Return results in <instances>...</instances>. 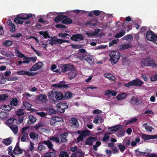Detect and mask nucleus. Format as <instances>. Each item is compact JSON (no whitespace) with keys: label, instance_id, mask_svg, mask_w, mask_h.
<instances>
[{"label":"nucleus","instance_id":"nucleus-1","mask_svg":"<svg viewBox=\"0 0 157 157\" xmlns=\"http://www.w3.org/2000/svg\"><path fill=\"white\" fill-rule=\"evenodd\" d=\"M24 117H21L18 120L14 118H10L6 121V124L9 128H18L17 125L23 122Z\"/></svg>","mask_w":157,"mask_h":157},{"label":"nucleus","instance_id":"nucleus-2","mask_svg":"<svg viewBox=\"0 0 157 157\" xmlns=\"http://www.w3.org/2000/svg\"><path fill=\"white\" fill-rule=\"evenodd\" d=\"M48 96L49 98L53 101L55 100L57 101L62 99H65L64 98V94L58 91L52 90L51 93H49Z\"/></svg>","mask_w":157,"mask_h":157},{"label":"nucleus","instance_id":"nucleus-3","mask_svg":"<svg viewBox=\"0 0 157 157\" xmlns=\"http://www.w3.org/2000/svg\"><path fill=\"white\" fill-rule=\"evenodd\" d=\"M110 60L113 64H115L118 61L120 57V54L116 51H112L109 54Z\"/></svg>","mask_w":157,"mask_h":157},{"label":"nucleus","instance_id":"nucleus-4","mask_svg":"<svg viewBox=\"0 0 157 157\" xmlns=\"http://www.w3.org/2000/svg\"><path fill=\"white\" fill-rule=\"evenodd\" d=\"M141 63L144 66L151 67H157V65L155 60L151 59L150 57H147L141 60Z\"/></svg>","mask_w":157,"mask_h":157},{"label":"nucleus","instance_id":"nucleus-5","mask_svg":"<svg viewBox=\"0 0 157 157\" xmlns=\"http://www.w3.org/2000/svg\"><path fill=\"white\" fill-rule=\"evenodd\" d=\"M143 82L138 79L132 80L129 82L124 84L125 87L129 88L130 86H141L143 84Z\"/></svg>","mask_w":157,"mask_h":157},{"label":"nucleus","instance_id":"nucleus-6","mask_svg":"<svg viewBox=\"0 0 157 157\" xmlns=\"http://www.w3.org/2000/svg\"><path fill=\"white\" fill-rule=\"evenodd\" d=\"M60 69L62 72L65 73L73 69L74 66L70 64H63L61 65Z\"/></svg>","mask_w":157,"mask_h":157},{"label":"nucleus","instance_id":"nucleus-7","mask_svg":"<svg viewBox=\"0 0 157 157\" xmlns=\"http://www.w3.org/2000/svg\"><path fill=\"white\" fill-rule=\"evenodd\" d=\"M58 109L57 111L61 113H64L65 111V109L68 108V105L67 103H60L58 105H57Z\"/></svg>","mask_w":157,"mask_h":157},{"label":"nucleus","instance_id":"nucleus-8","mask_svg":"<svg viewBox=\"0 0 157 157\" xmlns=\"http://www.w3.org/2000/svg\"><path fill=\"white\" fill-rule=\"evenodd\" d=\"M80 47L79 46V59H84L85 57H86V56L88 55L89 53L85 49L80 48Z\"/></svg>","mask_w":157,"mask_h":157},{"label":"nucleus","instance_id":"nucleus-9","mask_svg":"<svg viewBox=\"0 0 157 157\" xmlns=\"http://www.w3.org/2000/svg\"><path fill=\"white\" fill-rule=\"evenodd\" d=\"M90 132L88 130L80 132L79 131V141L84 140L83 138L90 135Z\"/></svg>","mask_w":157,"mask_h":157},{"label":"nucleus","instance_id":"nucleus-10","mask_svg":"<svg viewBox=\"0 0 157 157\" xmlns=\"http://www.w3.org/2000/svg\"><path fill=\"white\" fill-rule=\"evenodd\" d=\"M65 82H61L58 84H54L52 85L53 87L67 89L69 88L67 84H65Z\"/></svg>","mask_w":157,"mask_h":157},{"label":"nucleus","instance_id":"nucleus-11","mask_svg":"<svg viewBox=\"0 0 157 157\" xmlns=\"http://www.w3.org/2000/svg\"><path fill=\"white\" fill-rule=\"evenodd\" d=\"M37 73L31 72L29 71H18L17 72V74L18 75H26L29 76H34L37 74Z\"/></svg>","mask_w":157,"mask_h":157},{"label":"nucleus","instance_id":"nucleus-12","mask_svg":"<svg viewBox=\"0 0 157 157\" xmlns=\"http://www.w3.org/2000/svg\"><path fill=\"white\" fill-rule=\"evenodd\" d=\"M43 63L41 62H40L36 63L30 69L29 71H37L41 67Z\"/></svg>","mask_w":157,"mask_h":157},{"label":"nucleus","instance_id":"nucleus-13","mask_svg":"<svg viewBox=\"0 0 157 157\" xmlns=\"http://www.w3.org/2000/svg\"><path fill=\"white\" fill-rule=\"evenodd\" d=\"M82 60H86L90 65H92L94 64V59L92 56L88 54L86 55V57H85L84 59H81Z\"/></svg>","mask_w":157,"mask_h":157},{"label":"nucleus","instance_id":"nucleus-14","mask_svg":"<svg viewBox=\"0 0 157 157\" xmlns=\"http://www.w3.org/2000/svg\"><path fill=\"white\" fill-rule=\"evenodd\" d=\"M85 25L86 26L90 27L96 26L97 25V21L95 19H92L86 21Z\"/></svg>","mask_w":157,"mask_h":157},{"label":"nucleus","instance_id":"nucleus-15","mask_svg":"<svg viewBox=\"0 0 157 157\" xmlns=\"http://www.w3.org/2000/svg\"><path fill=\"white\" fill-rule=\"evenodd\" d=\"M7 24L10 27V30L12 33H13L16 31V26L10 20H9L7 22Z\"/></svg>","mask_w":157,"mask_h":157},{"label":"nucleus","instance_id":"nucleus-16","mask_svg":"<svg viewBox=\"0 0 157 157\" xmlns=\"http://www.w3.org/2000/svg\"><path fill=\"white\" fill-rule=\"evenodd\" d=\"M32 16V15L31 14H22L17 15V18L21 20H26Z\"/></svg>","mask_w":157,"mask_h":157},{"label":"nucleus","instance_id":"nucleus-17","mask_svg":"<svg viewBox=\"0 0 157 157\" xmlns=\"http://www.w3.org/2000/svg\"><path fill=\"white\" fill-rule=\"evenodd\" d=\"M96 140V138L93 137L91 136L89 137L86 140V143L85 144H88L90 145H92L93 143L95 142Z\"/></svg>","mask_w":157,"mask_h":157},{"label":"nucleus","instance_id":"nucleus-18","mask_svg":"<svg viewBox=\"0 0 157 157\" xmlns=\"http://www.w3.org/2000/svg\"><path fill=\"white\" fill-rule=\"evenodd\" d=\"M13 152L16 155H18L22 153L23 150L19 147V143H17V144L13 150Z\"/></svg>","mask_w":157,"mask_h":157},{"label":"nucleus","instance_id":"nucleus-19","mask_svg":"<svg viewBox=\"0 0 157 157\" xmlns=\"http://www.w3.org/2000/svg\"><path fill=\"white\" fill-rule=\"evenodd\" d=\"M70 71V72L68 73V78L70 79L71 80L75 78L77 75V74L74 68L73 69Z\"/></svg>","mask_w":157,"mask_h":157},{"label":"nucleus","instance_id":"nucleus-20","mask_svg":"<svg viewBox=\"0 0 157 157\" xmlns=\"http://www.w3.org/2000/svg\"><path fill=\"white\" fill-rule=\"evenodd\" d=\"M138 119L136 117L132 118L129 120H126L124 121L123 123L124 125H127L130 124H132L134 122H136Z\"/></svg>","mask_w":157,"mask_h":157},{"label":"nucleus","instance_id":"nucleus-21","mask_svg":"<svg viewBox=\"0 0 157 157\" xmlns=\"http://www.w3.org/2000/svg\"><path fill=\"white\" fill-rule=\"evenodd\" d=\"M27 128H22V133L23 135L21 138V140L22 142L25 141L26 140V138L28 137V135L27 130Z\"/></svg>","mask_w":157,"mask_h":157},{"label":"nucleus","instance_id":"nucleus-22","mask_svg":"<svg viewBox=\"0 0 157 157\" xmlns=\"http://www.w3.org/2000/svg\"><path fill=\"white\" fill-rule=\"evenodd\" d=\"M130 102L133 105H140L142 103L141 101L139 100L138 98H135L134 96H133L130 100Z\"/></svg>","mask_w":157,"mask_h":157},{"label":"nucleus","instance_id":"nucleus-23","mask_svg":"<svg viewBox=\"0 0 157 157\" xmlns=\"http://www.w3.org/2000/svg\"><path fill=\"white\" fill-rule=\"evenodd\" d=\"M102 117L101 115L96 116L93 122L94 123L98 124H99L102 123Z\"/></svg>","mask_w":157,"mask_h":157},{"label":"nucleus","instance_id":"nucleus-24","mask_svg":"<svg viewBox=\"0 0 157 157\" xmlns=\"http://www.w3.org/2000/svg\"><path fill=\"white\" fill-rule=\"evenodd\" d=\"M154 35L155 34L152 31H149L147 32L146 34V36L147 39L148 40L151 41V40H152V39L153 38V37Z\"/></svg>","mask_w":157,"mask_h":157},{"label":"nucleus","instance_id":"nucleus-25","mask_svg":"<svg viewBox=\"0 0 157 157\" xmlns=\"http://www.w3.org/2000/svg\"><path fill=\"white\" fill-rule=\"evenodd\" d=\"M67 17V16L65 15L60 14L58 15L55 18L54 21L56 23H58Z\"/></svg>","mask_w":157,"mask_h":157},{"label":"nucleus","instance_id":"nucleus-26","mask_svg":"<svg viewBox=\"0 0 157 157\" xmlns=\"http://www.w3.org/2000/svg\"><path fill=\"white\" fill-rule=\"evenodd\" d=\"M127 96L126 94L125 93H121L118 94L116 97V99L117 100H122L124 99Z\"/></svg>","mask_w":157,"mask_h":157},{"label":"nucleus","instance_id":"nucleus-27","mask_svg":"<svg viewBox=\"0 0 157 157\" xmlns=\"http://www.w3.org/2000/svg\"><path fill=\"white\" fill-rule=\"evenodd\" d=\"M68 135V133L67 132L64 133L62 134H61L59 137L61 139V141L62 142H66L67 140L66 139V136Z\"/></svg>","mask_w":157,"mask_h":157},{"label":"nucleus","instance_id":"nucleus-28","mask_svg":"<svg viewBox=\"0 0 157 157\" xmlns=\"http://www.w3.org/2000/svg\"><path fill=\"white\" fill-rule=\"evenodd\" d=\"M8 113L4 111L0 113V118L2 120H6L8 117Z\"/></svg>","mask_w":157,"mask_h":157},{"label":"nucleus","instance_id":"nucleus-29","mask_svg":"<svg viewBox=\"0 0 157 157\" xmlns=\"http://www.w3.org/2000/svg\"><path fill=\"white\" fill-rule=\"evenodd\" d=\"M43 143L46 144L48 147L49 149L51 150H52L53 151H54V150L52 148L53 144L49 140H48L46 141H43Z\"/></svg>","mask_w":157,"mask_h":157},{"label":"nucleus","instance_id":"nucleus-30","mask_svg":"<svg viewBox=\"0 0 157 157\" xmlns=\"http://www.w3.org/2000/svg\"><path fill=\"white\" fill-rule=\"evenodd\" d=\"M63 119L61 117L58 116L56 117L51 121L50 124H52L56 122L61 121Z\"/></svg>","mask_w":157,"mask_h":157},{"label":"nucleus","instance_id":"nucleus-31","mask_svg":"<svg viewBox=\"0 0 157 157\" xmlns=\"http://www.w3.org/2000/svg\"><path fill=\"white\" fill-rule=\"evenodd\" d=\"M122 64L124 66H128L131 63L130 60L126 57L122 59Z\"/></svg>","mask_w":157,"mask_h":157},{"label":"nucleus","instance_id":"nucleus-32","mask_svg":"<svg viewBox=\"0 0 157 157\" xmlns=\"http://www.w3.org/2000/svg\"><path fill=\"white\" fill-rule=\"evenodd\" d=\"M36 118L34 117L33 115L29 117V119L28 121V123L29 124H33L36 121Z\"/></svg>","mask_w":157,"mask_h":157},{"label":"nucleus","instance_id":"nucleus-33","mask_svg":"<svg viewBox=\"0 0 157 157\" xmlns=\"http://www.w3.org/2000/svg\"><path fill=\"white\" fill-rule=\"evenodd\" d=\"M70 122L71 124V126L72 127L74 126L76 128L77 125L76 123L78 122V120L76 118L72 117L71 119Z\"/></svg>","mask_w":157,"mask_h":157},{"label":"nucleus","instance_id":"nucleus-34","mask_svg":"<svg viewBox=\"0 0 157 157\" xmlns=\"http://www.w3.org/2000/svg\"><path fill=\"white\" fill-rule=\"evenodd\" d=\"M142 137L144 139V140L149 139H153L157 138V135L155 136H150L148 135H144L142 136Z\"/></svg>","mask_w":157,"mask_h":157},{"label":"nucleus","instance_id":"nucleus-35","mask_svg":"<svg viewBox=\"0 0 157 157\" xmlns=\"http://www.w3.org/2000/svg\"><path fill=\"white\" fill-rule=\"evenodd\" d=\"M39 33L40 35H42L45 39L47 38H50V37L49 36L48 32L47 31L44 32H43V31H40Z\"/></svg>","mask_w":157,"mask_h":157},{"label":"nucleus","instance_id":"nucleus-36","mask_svg":"<svg viewBox=\"0 0 157 157\" xmlns=\"http://www.w3.org/2000/svg\"><path fill=\"white\" fill-rule=\"evenodd\" d=\"M2 108L5 111H9L11 109H13L10 105H3L1 106Z\"/></svg>","mask_w":157,"mask_h":157},{"label":"nucleus","instance_id":"nucleus-37","mask_svg":"<svg viewBox=\"0 0 157 157\" xmlns=\"http://www.w3.org/2000/svg\"><path fill=\"white\" fill-rule=\"evenodd\" d=\"M10 102L11 107H12L13 106H16L17 105L18 101L17 99L15 98H12Z\"/></svg>","mask_w":157,"mask_h":157},{"label":"nucleus","instance_id":"nucleus-38","mask_svg":"<svg viewBox=\"0 0 157 157\" xmlns=\"http://www.w3.org/2000/svg\"><path fill=\"white\" fill-rule=\"evenodd\" d=\"M15 53L16 56L18 57L22 58L25 57V55L21 53L17 48L15 49Z\"/></svg>","mask_w":157,"mask_h":157},{"label":"nucleus","instance_id":"nucleus-39","mask_svg":"<svg viewBox=\"0 0 157 157\" xmlns=\"http://www.w3.org/2000/svg\"><path fill=\"white\" fill-rule=\"evenodd\" d=\"M131 47V46L130 44H126L122 45L119 46V48L120 49L124 50L130 48Z\"/></svg>","mask_w":157,"mask_h":157},{"label":"nucleus","instance_id":"nucleus-40","mask_svg":"<svg viewBox=\"0 0 157 157\" xmlns=\"http://www.w3.org/2000/svg\"><path fill=\"white\" fill-rule=\"evenodd\" d=\"M104 76L110 80H112L113 81L114 80L115 78V77L113 75L107 73L104 74Z\"/></svg>","mask_w":157,"mask_h":157},{"label":"nucleus","instance_id":"nucleus-41","mask_svg":"<svg viewBox=\"0 0 157 157\" xmlns=\"http://www.w3.org/2000/svg\"><path fill=\"white\" fill-rule=\"evenodd\" d=\"M22 96L24 100L29 101V100L28 98L31 97L32 95L30 94L29 93L27 92L25 93L24 94H23Z\"/></svg>","mask_w":157,"mask_h":157},{"label":"nucleus","instance_id":"nucleus-42","mask_svg":"<svg viewBox=\"0 0 157 157\" xmlns=\"http://www.w3.org/2000/svg\"><path fill=\"white\" fill-rule=\"evenodd\" d=\"M72 23V21L70 18H67L62 21V23L63 24H69Z\"/></svg>","mask_w":157,"mask_h":157},{"label":"nucleus","instance_id":"nucleus-43","mask_svg":"<svg viewBox=\"0 0 157 157\" xmlns=\"http://www.w3.org/2000/svg\"><path fill=\"white\" fill-rule=\"evenodd\" d=\"M13 44L12 41L10 40H6L3 43V45L4 46H11Z\"/></svg>","mask_w":157,"mask_h":157},{"label":"nucleus","instance_id":"nucleus-44","mask_svg":"<svg viewBox=\"0 0 157 157\" xmlns=\"http://www.w3.org/2000/svg\"><path fill=\"white\" fill-rule=\"evenodd\" d=\"M29 136L30 138L33 140H36L38 138V135L36 133L32 132L30 133Z\"/></svg>","mask_w":157,"mask_h":157},{"label":"nucleus","instance_id":"nucleus-45","mask_svg":"<svg viewBox=\"0 0 157 157\" xmlns=\"http://www.w3.org/2000/svg\"><path fill=\"white\" fill-rule=\"evenodd\" d=\"M125 33L124 30H122L119 33L117 34L115 36L116 38H120L124 36Z\"/></svg>","mask_w":157,"mask_h":157},{"label":"nucleus","instance_id":"nucleus-46","mask_svg":"<svg viewBox=\"0 0 157 157\" xmlns=\"http://www.w3.org/2000/svg\"><path fill=\"white\" fill-rule=\"evenodd\" d=\"M59 157H69V155L64 151H61L59 155Z\"/></svg>","mask_w":157,"mask_h":157},{"label":"nucleus","instance_id":"nucleus-47","mask_svg":"<svg viewBox=\"0 0 157 157\" xmlns=\"http://www.w3.org/2000/svg\"><path fill=\"white\" fill-rule=\"evenodd\" d=\"M56 154L54 152H49L44 155V157H56Z\"/></svg>","mask_w":157,"mask_h":157},{"label":"nucleus","instance_id":"nucleus-48","mask_svg":"<svg viewBox=\"0 0 157 157\" xmlns=\"http://www.w3.org/2000/svg\"><path fill=\"white\" fill-rule=\"evenodd\" d=\"M72 94L71 93L69 92H66L65 94H64V98H65V99H66V98H67L68 99L71 98L72 97Z\"/></svg>","mask_w":157,"mask_h":157},{"label":"nucleus","instance_id":"nucleus-49","mask_svg":"<svg viewBox=\"0 0 157 157\" xmlns=\"http://www.w3.org/2000/svg\"><path fill=\"white\" fill-rule=\"evenodd\" d=\"M58 36L61 38H68L70 36L69 34L66 33H59Z\"/></svg>","mask_w":157,"mask_h":157},{"label":"nucleus","instance_id":"nucleus-50","mask_svg":"<svg viewBox=\"0 0 157 157\" xmlns=\"http://www.w3.org/2000/svg\"><path fill=\"white\" fill-rule=\"evenodd\" d=\"M11 140L10 138H8L5 140H4L3 141V143L5 145H10L11 143Z\"/></svg>","mask_w":157,"mask_h":157},{"label":"nucleus","instance_id":"nucleus-51","mask_svg":"<svg viewBox=\"0 0 157 157\" xmlns=\"http://www.w3.org/2000/svg\"><path fill=\"white\" fill-rule=\"evenodd\" d=\"M8 154L11 155L12 157H15L13 154V151L11 147H8Z\"/></svg>","mask_w":157,"mask_h":157},{"label":"nucleus","instance_id":"nucleus-52","mask_svg":"<svg viewBox=\"0 0 157 157\" xmlns=\"http://www.w3.org/2000/svg\"><path fill=\"white\" fill-rule=\"evenodd\" d=\"M39 98L40 100L45 101L47 100V96L45 94H40L39 97Z\"/></svg>","mask_w":157,"mask_h":157},{"label":"nucleus","instance_id":"nucleus-53","mask_svg":"<svg viewBox=\"0 0 157 157\" xmlns=\"http://www.w3.org/2000/svg\"><path fill=\"white\" fill-rule=\"evenodd\" d=\"M50 140H53L57 143H59L60 142L59 138L55 137H51L50 138Z\"/></svg>","mask_w":157,"mask_h":157},{"label":"nucleus","instance_id":"nucleus-54","mask_svg":"<svg viewBox=\"0 0 157 157\" xmlns=\"http://www.w3.org/2000/svg\"><path fill=\"white\" fill-rule=\"evenodd\" d=\"M78 39V34H76L75 35H73L70 38V39L72 40L76 41L77 40V39Z\"/></svg>","mask_w":157,"mask_h":157},{"label":"nucleus","instance_id":"nucleus-55","mask_svg":"<svg viewBox=\"0 0 157 157\" xmlns=\"http://www.w3.org/2000/svg\"><path fill=\"white\" fill-rule=\"evenodd\" d=\"M101 11L98 10H94L93 11V14L96 16H99L101 14Z\"/></svg>","mask_w":157,"mask_h":157},{"label":"nucleus","instance_id":"nucleus-56","mask_svg":"<svg viewBox=\"0 0 157 157\" xmlns=\"http://www.w3.org/2000/svg\"><path fill=\"white\" fill-rule=\"evenodd\" d=\"M20 19L17 18V17L14 19V22L17 23L19 24H22L23 23V21L20 20Z\"/></svg>","mask_w":157,"mask_h":157},{"label":"nucleus","instance_id":"nucleus-57","mask_svg":"<svg viewBox=\"0 0 157 157\" xmlns=\"http://www.w3.org/2000/svg\"><path fill=\"white\" fill-rule=\"evenodd\" d=\"M44 125V123L42 122H40L39 123L36 124L34 128H40L43 126Z\"/></svg>","mask_w":157,"mask_h":157},{"label":"nucleus","instance_id":"nucleus-58","mask_svg":"<svg viewBox=\"0 0 157 157\" xmlns=\"http://www.w3.org/2000/svg\"><path fill=\"white\" fill-rule=\"evenodd\" d=\"M17 115L19 117H21L20 118L23 116H22V115H23L24 114V113L23 112V111L20 110H19L17 111Z\"/></svg>","mask_w":157,"mask_h":157},{"label":"nucleus","instance_id":"nucleus-59","mask_svg":"<svg viewBox=\"0 0 157 157\" xmlns=\"http://www.w3.org/2000/svg\"><path fill=\"white\" fill-rule=\"evenodd\" d=\"M118 147L120 150L122 152H123L125 149V147L123 145H119Z\"/></svg>","mask_w":157,"mask_h":157},{"label":"nucleus","instance_id":"nucleus-60","mask_svg":"<svg viewBox=\"0 0 157 157\" xmlns=\"http://www.w3.org/2000/svg\"><path fill=\"white\" fill-rule=\"evenodd\" d=\"M132 38V36L130 35H128L124 36L123 39L124 40H128V39H131Z\"/></svg>","mask_w":157,"mask_h":157},{"label":"nucleus","instance_id":"nucleus-61","mask_svg":"<svg viewBox=\"0 0 157 157\" xmlns=\"http://www.w3.org/2000/svg\"><path fill=\"white\" fill-rule=\"evenodd\" d=\"M8 97L6 94L0 95V100L4 101L6 100V98Z\"/></svg>","mask_w":157,"mask_h":157},{"label":"nucleus","instance_id":"nucleus-62","mask_svg":"<svg viewBox=\"0 0 157 157\" xmlns=\"http://www.w3.org/2000/svg\"><path fill=\"white\" fill-rule=\"evenodd\" d=\"M45 147L43 145H40L38 147V150L39 151H41L42 150L44 149L45 148Z\"/></svg>","mask_w":157,"mask_h":157},{"label":"nucleus","instance_id":"nucleus-63","mask_svg":"<svg viewBox=\"0 0 157 157\" xmlns=\"http://www.w3.org/2000/svg\"><path fill=\"white\" fill-rule=\"evenodd\" d=\"M153 38L151 40L153 42L157 44V35H155V34L153 37Z\"/></svg>","mask_w":157,"mask_h":157},{"label":"nucleus","instance_id":"nucleus-64","mask_svg":"<svg viewBox=\"0 0 157 157\" xmlns=\"http://www.w3.org/2000/svg\"><path fill=\"white\" fill-rule=\"evenodd\" d=\"M150 80L151 81H155L157 80V74H155L154 76H151V77Z\"/></svg>","mask_w":157,"mask_h":157}]
</instances>
